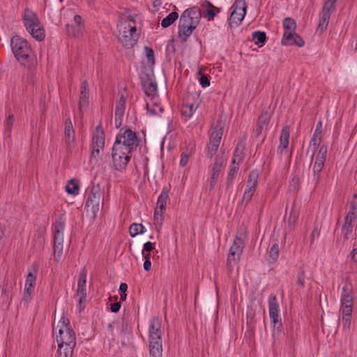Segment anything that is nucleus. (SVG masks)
Here are the masks:
<instances>
[{
	"label": "nucleus",
	"mask_w": 357,
	"mask_h": 357,
	"mask_svg": "<svg viewBox=\"0 0 357 357\" xmlns=\"http://www.w3.org/2000/svg\"><path fill=\"white\" fill-rule=\"evenodd\" d=\"M140 143L135 132L122 128L116 137L112 149L114 168L119 172L124 170L130 162L132 153Z\"/></svg>",
	"instance_id": "f257e3e1"
},
{
	"label": "nucleus",
	"mask_w": 357,
	"mask_h": 357,
	"mask_svg": "<svg viewBox=\"0 0 357 357\" xmlns=\"http://www.w3.org/2000/svg\"><path fill=\"white\" fill-rule=\"evenodd\" d=\"M202 12L198 6L185 10L181 15L178 24V37L182 43L186 42L200 22Z\"/></svg>",
	"instance_id": "f03ea898"
},
{
	"label": "nucleus",
	"mask_w": 357,
	"mask_h": 357,
	"mask_svg": "<svg viewBox=\"0 0 357 357\" xmlns=\"http://www.w3.org/2000/svg\"><path fill=\"white\" fill-rule=\"evenodd\" d=\"M354 301V296L353 286L350 282H346L342 289L340 309L343 328L344 330L350 329Z\"/></svg>",
	"instance_id": "7ed1b4c3"
},
{
	"label": "nucleus",
	"mask_w": 357,
	"mask_h": 357,
	"mask_svg": "<svg viewBox=\"0 0 357 357\" xmlns=\"http://www.w3.org/2000/svg\"><path fill=\"white\" fill-rule=\"evenodd\" d=\"M22 20L27 31L33 38L38 41L44 40L45 36V30L35 13L29 8H26L22 15Z\"/></svg>",
	"instance_id": "20e7f679"
},
{
	"label": "nucleus",
	"mask_w": 357,
	"mask_h": 357,
	"mask_svg": "<svg viewBox=\"0 0 357 357\" xmlns=\"http://www.w3.org/2000/svg\"><path fill=\"white\" fill-rule=\"evenodd\" d=\"M10 47L16 60L21 65H25L32 54V49L27 40L15 35L10 39Z\"/></svg>",
	"instance_id": "39448f33"
},
{
	"label": "nucleus",
	"mask_w": 357,
	"mask_h": 357,
	"mask_svg": "<svg viewBox=\"0 0 357 357\" xmlns=\"http://www.w3.org/2000/svg\"><path fill=\"white\" fill-rule=\"evenodd\" d=\"M121 36L119 38L122 45L127 49L132 47L138 40L137 28L134 20H125L118 24Z\"/></svg>",
	"instance_id": "423d86ee"
},
{
	"label": "nucleus",
	"mask_w": 357,
	"mask_h": 357,
	"mask_svg": "<svg viewBox=\"0 0 357 357\" xmlns=\"http://www.w3.org/2000/svg\"><path fill=\"white\" fill-rule=\"evenodd\" d=\"M225 123L221 119H218L215 124L212 127V130L210 134L209 144L207 148L206 156L212 158L220 146V143L223 134Z\"/></svg>",
	"instance_id": "0eeeda50"
},
{
	"label": "nucleus",
	"mask_w": 357,
	"mask_h": 357,
	"mask_svg": "<svg viewBox=\"0 0 357 357\" xmlns=\"http://www.w3.org/2000/svg\"><path fill=\"white\" fill-rule=\"evenodd\" d=\"M38 271V264L33 263L25 280L22 301L26 303H29L32 299V294L34 290Z\"/></svg>",
	"instance_id": "6e6552de"
},
{
	"label": "nucleus",
	"mask_w": 357,
	"mask_h": 357,
	"mask_svg": "<svg viewBox=\"0 0 357 357\" xmlns=\"http://www.w3.org/2000/svg\"><path fill=\"white\" fill-rule=\"evenodd\" d=\"M231 9H232V11L229 19V26L231 28L237 27L246 14L247 4L245 1L236 0Z\"/></svg>",
	"instance_id": "1a4fd4ad"
},
{
	"label": "nucleus",
	"mask_w": 357,
	"mask_h": 357,
	"mask_svg": "<svg viewBox=\"0 0 357 357\" xmlns=\"http://www.w3.org/2000/svg\"><path fill=\"white\" fill-rule=\"evenodd\" d=\"M244 246L243 240L236 235L233 244L230 247L227 260V265L230 271H231L233 266L239 261Z\"/></svg>",
	"instance_id": "9d476101"
},
{
	"label": "nucleus",
	"mask_w": 357,
	"mask_h": 357,
	"mask_svg": "<svg viewBox=\"0 0 357 357\" xmlns=\"http://www.w3.org/2000/svg\"><path fill=\"white\" fill-rule=\"evenodd\" d=\"M56 342L58 344L57 354L59 357L62 355V349L64 345L75 347V333L71 328H66L64 331L63 328H60L59 335H56Z\"/></svg>",
	"instance_id": "9b49d317"
},
{
	"label": "nucleus",
	"mask_w": 357,
	"mask_h": 357,
	"mask_svg": "<svg viewBox=\"0 0 357 357\" xmlns=\"http://www.w3.org/2000/svg\"><path fill=\"white\" fill-rule=\"evenodd\" d=\"M268 302L269 317L271 322L273 324V327L280 331L282 328V323L279 316V304L277 297L275 295H271L268 297Z\"/></svg>",
	"instance_id": "f8f14e48"
},
{
	"label": "nucleus",
	"mask_w": 357,
	"mask_h": 357,
	"mask_svg": "<svg viewBox=\"0 0 357 357\" xmlns=\"http://www.w3.org/2000/svg\"><path fill=\"white\" fill-rule=\"evenodd\" d=\"M105 146V132L101 125H98L92 138V151L91 158H97Z\"/></svg>",
	"instance_id": "ddd939ff"
},
{
	"label": "nucleus",
	"mask_w": 357,
	"mask_h": 357,
	"mask_svg": "<svg viewBox=\"0 0 357 357\" xmlns=\"http://www.w3.org/2000/svg\"><path fill=\"white\" fill-rule=\"evenodd\" d=\"M100 199L101 192L99 186H93L88 195L85 205L91 211L93 218H96L97 213L100 210Z\"/></svg>",
	"instance_id": "4468645a"
},
{
	"label": "nucleus",
	"mask_w": 357,
	"mask_h": 357,
	"mask_svg": "<svg viewBox=\"0 0 357 357\" xmlns=\"http://www.w3.org/2000/svg\"><path fill=\"white\" fill-rule=\"evenodd\" d=\"M65 225L62 222H56L54 231V252L61 256L63 252V230Z\"/></svg>",
	"instance_id": "2eb2a0df"
},
{
	"label": "nucleus",
	"mask_w": 357,
	"mask_h": 357,
	"mask_svg": "<svg viewBox=\"0 0 357 357\" xmlns=\"http://www.w3.org/2000/svg\"><path fill=\"white\" fill-rule=\"evenodd\" d=\"M141 83L146 95L153 96L157 93V83L153 73H144L141 77Z\"/></svg>",
	"instance_id": "dca6fc26"
},
{
	"label": "nucleus",
	"mask_w": 357,
	"mask_h": 357,
	"mask_svg": "<svg viewBox=\"0 0 357 357\" xmlns=\"http://www.w3.org/2000/svg\"><path fill=\"white\" fill-rule=\"evenodd\" d=\"M161 324L162 319L158 317L151 319L149 329V341H162Z\"/></svg>",
	"instance_id": "f3484780"
},
{
	"label": "nucleus",
	"mask_w": 357,
	"mask_h": 357,
	"mask_svg": "<svg viewBox=\"0 0 357 357\" xmlns=\"http://www.w3.org/2000/svg\"><path fill=\"white\" fill-rule=\"evenodd\" d=\"M281 43L282 45L285 46L296 45L301 47L304 46L305 41L296 32H293L291 33H287L286 34H283Z\"/></svg>",
	"instance_id": "a211bd4d"
},
{
	"label": "nucleus",
	"mask_w": 357,
	"mask_h": 357,
	"mask_svg": "<svg viewBox=\"0 0 357 357\" xmlns=\"http://www.w3.org/2000/svg\"><path fill=\"white\" fill-rule=\"evenodd\" d=\"M64 135H65V143L69 150H71L73 149L75 139V130L73 129V126L71 122L70 119H67L65 122V130H64Z\"/></svg>",
	"instance_id": "6ab92c4d"
},
{
	"label": "nucleus",
	"mask_w": 357,
	"mask_h": 357,
	"mask_svg": "<svg viewBox=\"0 0 357 357\" xmlns=\"http://www.w3.org/2000/svg\"><path fill=\"white\" fill-rule=\"evenodd\" d=\"M356 218L355 213L348 212L344 218V223L342 227V232L344 239H348L349 236L352 233L354 222Z\"/></svg>",
	"instance_id": "aec40b11"
},
{
	"label": "nucleus",
	"mask_w": 357,
	"mask_h": 357,
	"mask_svg": "<svg viewBox=\"0 0 357 357\" xmlns=\"http://www.w3.org/2000/svg\"><path fill=\"white\" fill-rule=\"evenodd\" d=\"M89 84L86 80H84L82 82L80 87V96H79V109L85 108L89 105Z\"/></svg>",
	"instance_id": "412c9836"
},
{
	"label": "nucleus",
	"mask_w": 357,
	"mask_h": 357,
	"mask_svg": "<svg viewBox=\"0 0 357 357\" xmlns=\"http://www.w3.org/2000/svg\"><path fill=\"white\" fill-rule=\"evenodd\" d=\"M289 134H290V128L289 126H284L281 131V135L280 137V145L278 146V151L281 154L283 153L284 151H286L287 148L289 145Z\"/></svg>",
	"instance_id": "4be33fe9"
},
{
	"label": "nucleus",
	"mask_w": 357,
	"mask_h": 357,
	"mask_svg": "<svg viewBox=\"0 0 357 357\" xmlns=\"http://www.w3.org/2000/svg\"><path fill=\"white\" fill-rule=\"evenodd\" d=\"M203 6L206 8L204 17L206 18L208 21L213 20L215 15L221 11L220 8L215 6L208 1H205Z\"/></svg>",
	"instance_id": "5701e85b"
},
{
	"label": "nucleus",
	"mask_w": 357,
	"mask_h": 357,
	"mask_svg": "<svg viewBox=\"0 0 357 357\" xmlns=\"http://www.w3.org/2000/svg\"><path fill=\"white\" fill-rule=\"evenodd\" d=\"M197 108V105L195 106V104L190 102L189 98H187L182 104L181 112L183 116L190 118L195 113Z\"/></svg>",
	"instance_id": "b1692460"
},
{
	"label": "nucleus",
	"mask_w": 357,
	"mask_h": 357,
	"mask_svg": "<svg viewBox=\"0 0 357 357\" xmlns=\"http://www.w3.org/2000/svg\"><path fill=\"white\" fill-rule=\"evenodd\" d=\"M162 341H149L150 357H161Z\"/></svg>",
	"instance_id": "393cba45"
},
{
	"label": "nucleus",
	"mask_w": 357,
	"mask_h": 357,
	"mask_svg": "<svg viewBox=\"0 0 357 357\" xmlns=\"http://www.w3.org/2000/svg\"><path fill=\"white\" fill-rule=\"evenodd\" d=\"M245 149V144L241 142H238L236 145V147L234 151L233 158L231 163L234 165L237 163L239 165L241 162L243 160V150Z\"/></svg>",
	"instance_id": "a878e982"
},
{
	"label": "nucleus",
	"mask_w": 357,
	"mask_h": 357,
	"mask_svg": "<svg viewBox=\"0 0 357 357\" xmlns=\"http://www.w3.org/2000/svg\"><path fill=\"white\" fill-rule=\"evenodd\" d=\"M169 192V188L167 187H164L158 197L157 206H158L160 212L161 213L165 211Z\"/></svg>",
	"instance_id": "bb28decb"
},
{
	"label": "nucleus",
	"mask_w": 357,
	"mask_h": 357,
	"mask_svg": "<svg viewBox=\"0 0 357 357\" xmlns=\"http://www.w3.org/2000/svg\"><path fill=\"white\" fill-rule=\"evenodd\" d=\"M283 28H284V34L287 33H293L295 32L296 29V22L291 17H286L283 20Z\"/></svg>",
	"instance_id": "cd10ccee"
},
{
	"label": "nucleus",
	"mask_w": 357,
	"mask_h": 357,
	"mask_svg": "<svg viewBox=\"0 0 357 357\" xmlns=\"http://www.w3.org/2000/svg\"><path fill=\"white\" fill-rule=\"evenodd\" d=\"M321 140V133H319V132H314L313 136L310 140L309 149H312V153L311 156V159H313L315 151L319 147L320 142Z\"/></svg>",
	"instance_id": "c85d7f7f"
},
{
	"label": "nucleus",
	"mask_w": 357,
	"mask_h": 357,
	"mask_svg": "<svg viewBox=\"0 0 357 357\" xmlns=\"http://www.w3.org/2000/svg\"><path fill=\"white\" fill-rule=\"evenodd\" d=\"M266 33L261 31H256L252 33V40L255 41L256 45H258L259 47H261V45H264L266 41Z\"/></svg>",
	"instance_id": "c756f323"
},
{
	"label": "nucleus",
	"mask_w": 357,
	"mask_h": 357,
	"mask_svg": "<svg viewBox=\"0 0 357 357\" xmlns=\"http://www.w3.org/2000/svg\"><path fill=\"white\" fill-rule=\"evenodd\" d=\"M259 171L253 169L249 173L246 187L257 188L258 184Z\"/></svg>",
	"instance_id": "7c9ffc66"
},
{
	"label": "nucleus",
	"mask_w": 357,
	"mask_h": 357,
	"mask_svg": "<svg viewBox=\"0 0 357 357\" xmlns=\"http://www.w3.org/2000/svg\"><path fill=\"white\" fill-rule=\"evenodd\" d=\"M238 165H239L237 163H235L234 165L231 163L227 178V188L231 187L235 175L237 173V171L238 170Z\"/></svg>",
	"instance_id": "2f4dec72"
},
{
	"label": "nucleus",
	"mask_w": 357,
	"mask_h": 357,
	"mask_svg": "<svg viewBox=\"0 0 357 357\" xmlns=\"http://www.w3.org/2000/svg\"><path fill=\"white\" fill-rule=\"evenodd\" d=\"M324 166V162L315 160L314 164L312 167L313 180L315 181V184H317L319 180L320 172H321Z\"/></svg>",
	"instance_id": "473e14b6"
},
{
	"label": "nucleus",
	"mask_w": 357,
	"mask_h": 357,
	"mask_svg": "<svg viewBox=\"0 0 357 357\" xmlns=\"http://www.w3.org/2000/svg\"><path fill=\"white\" fill-rule=\"evenodd\" d=\"M79 187L78 181L76 179H71L68 181L66 186V191L70 195H77L79 193Z\"/></svg>",
	"instance_id": "72a5a7b5"
},
{
	"label": "nucleus",
	"mask_w": 357,
	"mask_h": 357,
	"mask_svg": "<svg viewBox=\"0 0 357 357\" xmlns=\"http://www.w3.org/2000/svg\"><path fill=\"white\" fill-rule=\"evenodd\" d=\"M178 17V14L176 11L170 13L165 17L161 22V26L163 28H167L171 26Z\"/></svg>",
	"instance_id": "f704fd0d"
},
{
	"label": "nucleus",
	"mask_w": 357,
	"mask_h": 357,
	"mask_svg": "<svg viewBox=\"0 0 357 357\" xmlns=\"http://www.w3.org/2000/svg\"><path fill=\"white\" fill-rule=\"evenodd\" d=\"M130 235L135 237L138 234H142L145 232L144 227L139 223H132L129 228Z\"/></svg>",
	"instance_id": "c9c22d12"
},
{
	"label": "nucleus",
	"mask_w": 357,
	"mask_h": 357,
	"mask_svg": "<svg viewBox=\"0 0 357 357\" xmlns=\"http://www.w3.org/2000/svg\"><path fill=\"white\" fill-rule=\"evenodd\" d=\"M331 15V14H328V12H325V13H321V17L317 28L321 32L327 29Z\"/></svg>",
	"instance_id": "e433bc0d"
},
{
	"label": "nucleus",
	"mask_w": 357,
	"mask_h": 357,
	"mask_svg": "<svg viewBox=\"0 0 357 357\" xmlns=\"http://www.w3.org/2000/svg\"><path fill=\"white\" fill-rule=\"evenodd\" d=\"M221 169V168L213 166L211 176L210 179L209 190H213L214 189L216 181L220 175Z\"/></svg>",
	"instance_id": "4c0bfd02"
},
{
	"label": "nucleus",
	"mask_w": 357,
	"mask_h": 357,
	"mask_svg": "<svg viewBox=\"0 0 357 357\" xmlns=\"http://www.w3.org/2000/svg\"><path fill=\"white\" fill-rule=\"evenodd\" d=\"M66 32L69 36L79 37L82 34L83 31L80 28H77V26L66 24Z\"/></svg>",
	"instance_id": "58836bf2"
},
{
	"label": "nucleus",
	"mask_w": 357,
	"mask_h": 357,
	"mask_svg": "<svg viewBox=\"0 0 357 357\" xmlns=\"http://www.w3.org/2000/svg\"><path fill=\"white\" fill-rule=\"evenodd\" d=\"M14 120V116L13 114L9 115L4 123L5 134L8 136L10 135Z\"/></svg>",
	"instance_id": "ea45409f"
},
{
	"label": "nucleus",
	"mask_w": 357,
	"mask_h": 357,
	"mask_svg": "<svg viewBox=\"0 0 357 357\" xmlns=\"http://www.w3.org/2000/svg\"><path fill=\"white\" fill-rule=\"evenodd\" d=\"M87 271L85 268H83L79 275L77 283V288L86 287Z\"/></svg>",
	"instance_id": "a19ab883"
},
{
	"label": "nucleus",
	"mask_w": 357,
	"mask_h": 357,
	"mask_svg": "<svg viewBox=\"0 0 357 357\" xmlns=\"http://www.w3.org/2000/svg\"><path fill=\"white\" fill-rule=\"evenodd\" d=\"M336 1L337 0H326L324 3L321 13L328 12V14L331 15V10L335 8Z\"/></svg>",
	"instance_id": "79ce46f5"
},
{
	"label": "nucleus",
	"mask_w": 357,
	"mask_h": 357,
	"mask_svg": "<svg viewBox=\"0 0 357 357\" xmlns=\"http://www.w3.org/2000/svg\"><path fill=\"white\" fill-rule=\"evenodd\" d=\"M327 153V146L323 144L318 152L316 160L325 162Z\"/></svg>",
	"instance_id": "37998d69"
},
{
	"label": "nucleus",
	"mask_w": 357,
	"mask_h": 357,
	"mask_svg": "<svg viewBox=\"0 0 357 357\" xmlns=\"http://www.w3.org/2000/svg\"><path fill=\"white\" fill-rule=\"evenodd\" d=\"M146 52V56L147 59V61L151 66L155 64V58H154V52L152 48L145 47H144Z\"/></svg>",
	"instance_id": "c03bdc74"
},
{
	"label": "nucleus",
	"mask_w": 357,
	"mask_h": 357,
	"mask_svg": "<svg viewBox=\"0 0 357 357\" xmlns=\"http://www.w3.org/2000/svg\"><path fill=\"white\" fill-rule=\"evenodd\" d=\"M300 178L298 175H295L292 179L291 180L289 185V188L290 190L296 191L298 189L300 185Z\"/></svg>",
	"instance_id": "a18cd8bd"
},
{
	"label": "nucleus",
	"mask_w": 357,
	"mask_h": 357,
	"mask_svg": "<svg viewBox=\"0 0 357 357\" xmlns=\"http://www.w3.org/2000/svg\"><path fill=\"white\" fill-rule=\"evenodd\" d=\"M270 257L275 261L279 256V245L278 243H274L269 250Z\"/></svg>",
	"instance_id": "49530a36"
},
{
	"label": "nucleus",
	"mask_w": 357,
	"mask_h": 357,
	"mask_svg": "<svg viewBox=\"0 0 357 357\" xmlns=\"http://www.w3.org/2000/svg\"><path fill=\"white\" fill-rule=\"evenodd\" d=\"M305 274L303 268H301L296 276V283L301 287H303L305 285Z\"/></svg>",
	"instance_id": "de8ad7c7"
},
{
	"label": "nucleus",
	"mask_w": 357,
	"mask_h": 357,
	"mask_svg": "<svg viewBox=\"0 0 357 357\" xmlns=\"http://www.w3.org/2000/svg\"><path fill=\"white\" fill-rule=\"evenodd\" d=\"M198 74L199 75V82L202 86L204 88L210 85V80L208 77L206 75H203L201 70H199Z\"/></svg>",
	"instance_id": "09e8293b"
},
{
	"label": "nucleus",
	"mask_w": 357,
	"mask_h": 357,
	"mask_svg": "<svg viewBox=\"0 0 357 357\" xmlns=\"http://www.w3.org/2000/svg\"><path fill=\"white\" fill-rule=\"evenodd\" d=\"M270 120V115L267 112H262L258 119L257 123L264 126L265 124L268 123Z\"/></svg>",
	"instance_id": "8fccbe9b"
},
{
	"label": "nucleus",
	"mask_w": 357,
	"mask_h": 357,
	"mask_svg": "<svg viewBox=\"0 0 357 357\" xmlns=\"http://www.w3.org/2000/svg\"><path fill=\"white\" fill-rule=\"evenodd\" d=\"M74 348L75 347L73 346L64 345L62 349V355L61 357H68L69 356H71Z\"/></svg>",
	"instance_id": "3c124183"
},
{
	"label": "nucleus",
	"mask_w": 357,
	"mask_h": 357,
	"mask_svg": "<svg viewBox=\"0 0 357 357\" xmlns=\"http://www.w3.org/2000/svg\"><path fill=\"white\" fill-rule=\"evenodd\" d=\"M162 213L163 212H160V209L158 208V206H157L155 208V211H154V219L155 221H157L158 223H159L160 225H162Z\"/></svg>",
	"instance_id": "603ef678"
},
{
	"label": "nucleus",
	"mask_w": 357,
	"mask_h": 357,
	"mask_svg": "<svg viewBox=\"0 0 357 357\" xmlns=\"http://www.w3.org/2000/svg\"><path fill=\"white\" fill-rule=\"evenodd\" d=\"M74 22L75 24V26H77V28H80L81 30L84 31V24L82 22V18L79 15H75L74 16Z\"/></svg>",
	"instance_id": "864d4df0"
},
{
	"label": "nucleus",
	"mask_w": 357,
	"mask_h": 357,
	"mask_svg": "<svg viewBox=\"0 0 357 357\" xmlns=\"http://www.w3.org/2000/svg\"><path fill=\"white\" fill-rule=\"evenodd\" d=\"M225 164V159L222 156L217 155L215 158V162L213 166L222 168Z\"/></svg>",
	"instance_id": "5fc2aeb1"
},
{
	"label": "nucleus",
	"mask_w": 357,
	"mask_h": 357,
	"mask_svg": "<svg viewBox=\"0 0 357 357\" xmlns=\"http://www.w3.org/2000/svg\"><path fill=\"white\" fill-rule=\"evenodd\" d=\"M126 98L121 96L116 102V109H125Z\"/></svg>",
	"instance_id": "6e6d98bb"
},
{
	"label": "nucleus",
	"mask_w": 357,
	"mask_h": 357,
	"mask_svg": "<svg viewBox=\"0 0 357 357\" xmlns=\"http://www.w3.org/2000/svg\"><path fill=\"white\" fill-rule=\"evenodd\" d=\"M189 157H190V155L187 153H181V160H180V165L181 167H185L188 164Z\"/></svg>",
	"instance_id": "4d7b16f0"
},
{
	"label": "nucleus",
	"mask_w": 357,
	"mask_h": 357,
	"mask_svg": "<svg viewBox=\"0 0 357 357\" xmlns=\"http://www.w3.org/2000/svg\"><path fill=\"white\" fill-rule=\"evenodd\" d=\"M255 324V321L254 319V317H250L249 314H247V324L248 326V328L250 329L251 331L254 330V325Z\"/></svg>",
	"instance_id": "13d9d810"
},
{
	"label": "nucleus",
	"mask_w": 357,
	"mask_h": 357,
	"mask_svg": "<svg viewBox=\"0 0 357 357\" xmlns=\"http://www.w3.org/2000/svg\"><path fill=\"white\" fill-rule=\"evenodd\" d=\"M155 248V243L148 241L144 243L143 252H151Z\"/></svg>",
	"instance_id": "bf43d9fd"
},
{
	"label": "nucleus",
	"mask_w": 357,
	"mask_h": 357,
	"mask_svg": "<svg viewBox=\"0 0 357 357\" xmlns=\"http://www.w3.org/2000/svg\"><path fill=\"white\" fill-rule=\"evenodd\" d=\"M121 307V303L116 302L114 303L111 304L110 305V310L112 312L116 313L119 311Z\"/></svg>",
	"instance_id": "052dcab7"
},
{
	"label": "nucleus",
	"mask_w": 357,
	"mask_h": 357,
	"mask_svg": "<svg viewBox=\"0 0 357 357\" xmlns=\"http://www.w3.org/2000/svg\"><path fill=\"white\" fill-rule=\"evenodd\" d=\"M252 195H251L250 194L244 191L243 197L242 199V202L245 203V204L247 205L250 202V201L252 199Z\"/></svg>",
	"instance_id": "680f3d73"
},
{
	"label": "nucleus",
	"mask_w": 357,
	"mask_h": 357,
	"mask_svg": "<svg viewBox=\"0 0 357 357\" xmlns=\"http://www.w3.org/2000/svg\"><path fill=\"white\" fill-rule=\"evenodd\" d=\"M85 301H86V297L79 296L78 307L79 309V311H82L84 310Z\"/></svg>",
	"instance_id": "e2e57ef3"
},
{
	"label": "nucleus",
	"mask_w": 357,
	"mask_h": 357,
	"mask_svg": "<svg viewBox=\"0 0 357 357\" xmlns=\"http://www.w3.org/2000/svg\"><path fill=\"white\" fill-rule=\"evenodd\" d=\"M77 296L86 297V287H82L81 289L77 288Z\"/></svg>",
	"instance_id": "0e129e2a"
},
{
	"label": "nucleus",
	"mask_w": 357,
	"mask_h": 357,
	"mask_svg": "<svg viewBox=\"0 0 357 357\" xmlns=\"http://www.w3.org/2000/svg\"><path fill=\"white\" fill-rule=\"evenodd\" d=\"M320 231L318 229L315 228L313 229L311 234V243H312L315 239V238L319 236Z\"/></svg>",
	"instance_id": "69168bd1"
},
{
	"label": "nucleus",
	"mask_w": 357,
	"mask_h": 357,
	"mask_svg": "<svg viewBox=\"0 0 357 357\" xmlns=\"http://www.w3.org/2000/svg\"><path fill=\"white\" fill-rule=\"evenodd\" d=\"M263 129L264 126L257 123L256 128L255 130L256 137H259L261 134Z\"/></svg>",
	"instance_id": "338daca9"
},
{
	"label": "nucleus",
	"mask_w": 357,
	"mask_h": 357,
	"mask_svg": "<svg viewBox=\"0 0 357 357\" xmlns=\"http://www.w3.org/2000/svg\"><path fill=\"white\" fill-rule=\"evenodd\" d=\"M350 255H351V260L354 262L357 263V247L352 250V251L351 252Z\"/></svg>",
	"instance_id": "774afa93"
}]
</instances>
